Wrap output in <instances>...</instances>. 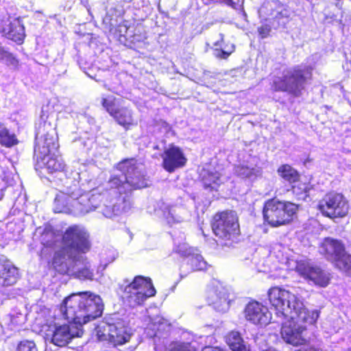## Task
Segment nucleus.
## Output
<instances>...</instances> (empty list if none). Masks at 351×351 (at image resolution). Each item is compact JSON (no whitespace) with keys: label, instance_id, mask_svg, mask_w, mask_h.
<instances>
[{"label":"nucleus","instance_id":"4c0bfd02","mask_svg":"<svg viewBox=\"0 0 351 351\" xmlns=\"http://www.w3.org/2000/svg\"><path fill=\"white\" fill-rule=\"evenodd\" d=\"M16 351H37V348L34 341L23 340L18 343Z\"/></svg>","mask_w":351,"mask_h":351},{"label":"nucleus","instance_id":"ddd939ff","mask_svg":"<svg viewBox=\"0 0 351 351\" xmlns=\"http://www.w3.org/2000/svg\"><path fill=\"white\" fill-rule=\"evenodd\" d=\"M206 300L219 312L224 313L229 308L228 289L218 281L214 280L208 286Z\"/></svg>","mask_w":351,"mask_h":351},{"label":"nucleus","instance_id":"f704fd0d","mask_svg":"<svg viewBox=\"0 0 351 351\" xmlns=\"http://www.w3.org/2000/svg\"><path fill=\"white\" fill-rule=\"evenodd\" d=\"M308 186L305 183L298 182L292 186L293 193L296 195L298 199H304L307 195Z\"/></svg>","mask_w":351,"mask_h":351},{"label":"nucleus","instance_id":"49530a36","mask_svg":"<svg viewBox=\"0 0 351 351\" xmlns=\"http://www.w3.org/2000/svg\"><path fill=\"white\" fill-rule=\"evenodd\" d=\"M124 1L130 2L131 0H125Z\"/></svg>","mask_w":351,"mask_h":351},{"label":"nucleus","instance_id":"f3484780","mask_svg":"<svg viewBox=\"0 0 351 351\" xmlns=\"http://www.w3.org/2000/svg\"><path fill=\"white\" fill-rule=\"evenodd\" d=\"M161 156L164 169L170 173L184 167L186 162V158L182 149L174 145L167 148Z\"/></svg>","mask_w":351,"mask_h":351},{"label":"nucleus","instance_id":"6ab92c4d","mask_svg":"<svg viewBox=\"0 0 351 351\" xmlns=\"http://www.w3.org/2000/svg\"><path fill=\"white\" fill-rule=\"evenodd\" d=\"M345 252V246L341 241L330 237L326 238L319 247V252L332 263Z\"/></svg>","mask_w":351,"mask_h":351},{"label":"nucleus","instance_id":"4be33fe9","mask_svg":"<svg viewBox=\"0 0 351 351\" xmlns=\"http://www.w3.org/2000/svg\"><path fill=\"white\" fill-rule=\"evenodd\" d=\"M84 234L77 228H69L64 235V240L71 247L83 251L82 247L86 245Z\"/></svg>","mask_w":351,"mask_h":351},{"label":"nucleus","instance_id":"412c9836","mask_svg":"<svg viewBox=\"0 0 351 351\" xmlns=\"http://www.w3.org/2000/svg\"><path fill=\"white\" fill-rule=\"evenodd\" d=\"M207 267V263L202 255L193 253L184 260V263L180 267V278H182L193 271L204 270Z\"/></svg>","mask_w":351,"mask_h":351},{"label":"nucleus","instance_id":"b1692460","mask_svg":"<svg viewBox=\"0 0 351 351\" xmlns=\"http://www.w3.org/2000/svg\"><path fill=\"white\" fill-rule=\"evenodd\" d=\"M200 176L204 187L210 190H217L222 182L221 175L217 171L213 172L204 169L200 173Z\"/></svg>","mask_w":351,"mask_h":351},{"label":"nucleus","instance_id":"a19ab883","mask_svg":"<svg viewBox=\"0 0 351 351\" xmlns=\"http://www.w3.org/2000/svg\"><path fill=\"white\" fill-rule=\"evenodd\" d=\"M10 19L5 16H0V34L5 36L6 29L9 26Z\"/></svg>","mask_w":351,"mask_h":351},{"label":"nucleus","instance_id":"58836bf2","mask_svg":"<svg viewBox=\"0 0 351 351\" xmlns=\"http://www.w3.org/2000/svg\"><path fill=\"white\" fill-rule=\"evenodd\" d=\"M168 351H190L189 345L184 343L173 342L168 347Z\"/></svg>","mask_w":351,"mask_h":351},{"label":"nucleus","instance_id":"cd10ccee","mask_svg":"<svg viewBox=\"0 0 351 351\" xmlns=\"http://www.w3.org/2000/svg\"><path fill=\"white\" fill-rule=\"evenodd\" d=\"M235 173L241 178H252L260 173L259 169L253 165H239L234 167Z\"/></svg>","mask_w":351,"mask_h":351},{"label":"nucleus","instance_id":"0eeeda50","mask_svg":"<svg viewBox=\"0 0 351 351\" xmlns=\"http://www.w3.org/2000/svg\"><path fill=\"white\" fill-rule=\"evenodd\" d=\"M298 210V205L277 199L268 200L263 208V217L271 226L278 227L289 223Z\"/></svg>","mask_w":351,"mask_h":351},{"label":"nucleus","instance_id":"c85d7f7f","mask_svg":"<svg viewBox=\"0 0 351 351\" xmlns=\"http://www.w3.org/2000/svg\"><path fill=\"white\" fill-rule=\"evenodd\" d=\"M0 62H4L7 66L17 68L19 65V60L15 56L7 51L0 42Z\"/></svg>","mask_w":351,"mask_h":351},{"label":"nucleus","instance_id":"7c9ffc66","mask_svg":"<svg viewBox=\"0 0 351 351\" xmlns=\"http://www.w3.org/2000/svg\"><path fill=\"white\" fill-rule=\"evenodd\" d=\"M334 264L339 270L351 275V255L344 252V254L339 257Z\"/></svg>","mask_w":351,"mask_h":351},{"label":"nucleus","instance_id":"20e7f679","mask_svg":"<svg viewBox=\"0 0 351 351\" xmlns=\"http://www.w3.org/2000/svg\"><path fill=\"white\" fill-rule=\"evenodd\" d=\"M312 69L307 66H297L283 71L282 75L276 77L272 87L276 91L287 92L298 96L304 84L311 77Z\"/></svg>","mask_w":351,"mask_h":351},{"label":"nucleus","instance_id":"79ce46f5","mask_svg":"<svg viewBox=\"0 0 351 351\" xmlns=\"http://www.w3.org/2000/svg\"><path fill=\"white\" fill-rule=\"evenodd\" d=\"M270 31L271 27L268 25H261L258 29V34L263 38L267 37L269 34Z\"/></svg>","mask_w":351,"mask_h":351},{"label":"nucleus","instance_id":"aec40b11","mask_svg":"<svg viewBox=\"0 0 351 351\" xmlns=\"http://www.w3.org/2000/svg\"><path fill=\"white\" fill-rule=\"evenodd\" d=\"M163 215L167 222L170 225L189 221L191 216L189 209L182 204L167 206L163 211Z\"/></svg>","mask_w":351,"mask_h":351},{"label":"nucleus","instance_id":"37998d69","mask_svg":"<svg viewBox=\"0 0 351 351\" xmlns=\"http://www.w3.org/2000/svg\"><path fill=\"white\" fill-rule=\"evenodd\" d=\"M202 351H223L222 349L218 347H205Z\"/></svg>","mask_w":351,"mask_h":351},{"label":"nucleus","instance_id":"c756f323","mask_svg":"<svg viewBox=\"0 0 351 351\" xmlns=\"http://www.w3.org/2000/svg\"><path fill=\"white\" fill-rule=\"evenodd\" d=\"M278 172L283 179L290 183L296 182L299 177L298 172L288 165L279 167Z\"/></svg>","mask_w":351,"mask_h":351},{"label":"nucleus","instance_id":"a18cd8bd","mask_svg":"<svg viewBox=\"0 0 351 351\" xmlns=\"http://www.w3.org/2000/svg\"><path fill=\"white\" fill-rule=\"evenodd\" d=\"M122 27H123V28L125 29V31L127 30V29H126V27H125V26H123V27L120 26V28H121V29Z\"/></svg>","mask_w":351,"mask_h":351},{"label":"nucleus","instance_id":"9d476101","mask_svg":"<svg viewBox=\"0 0 351 351\" xmlns=\"http://www.w3.org/2000/svg\"><path fill=\"white\" fill-rule=\"evenodd\" d=\"M318 209L326 217H343L348 214L349 205L341 194L330 193L319 202Z\"/></svg>","mask_w":351,"mask_h":351},{"label":"nucleus","instance_id":"6e6552de","mask_svg":"<svg viewBox=\"0 0 351 351\" xmlns=\"http://www.w3.org/2000/svg\"><path fill=\"white\" fill-rule=\"evenodd\" d=\"M95 331L99 341H108L113 346L128 343L132 336L131 329L120 320L116 322H101L95 326Z\"/></svg>","mask_w":351,"mask_h":351},{"label":"nucleus","instance_id":"c9c22d12","mask_svg":"<svg viewBox=\"0 0 351 351\" xmlns=\"http://www.w3.org/2000/svg\"><path fill=\"white\" fill-rule=\"evenodd\" d=\"M70 196L62 191L58 193L55 197L54 202L57 207L60 209L67 208L69 204Z\"/></svg>","mask_w":351,"mask_h":351},{"label":"nucleus","instance_id":"f8f14e48","mask_svg":"<svg viewBox=\"0 0 351 351\" xmlns=\"http://www.w3.org/2000/svg\"><path fill=\"white\" fill-rule=\"evenodd\" d=\"M295 271L305 280L319 287H327L331 279V274L328 271L304 261L297 263Z\"/></svg>","mask_w":351,"mask_h":351},{"label":"nucleus","instance_id":"7ed1b4c3","mask_svg":"<svg viewBox=\"0 0 351 351\" xmlns=\"http://www.w3.org/2000/svg\"><path fill=\"white\" fill-rule=\"evenodd\" d=\"M268 298L276 311L277 317L298 318L309 322H316L319 316L317 310L309 311L302 301L288 290L279 287H271L268 291Z\"/></svg>","mask_w":351,"mask_h":351},{"label":"nucleus","instance_id":"2eb2a0df","mask_svg":"<svg viewBox=\"0 0 351 351\" xmlns=\"http://www.w3.org/2000/svg\"><path fill=\"white\" fill-rule=\"evenodd\" d=\"M36 158V170L40 174L53 175L66 171V165L59 154Z\"/></svg>","mask_w":351,"mask_h":351},{"label":"nucleus","instance_id":"a211bd4d","mask_svg":"<svg viewBox=\"0 0 351 351\" xmlns=\"http://www.w3.org/2000/svg\"><path fill=\"white\" fill-rule=\"evenodd\" d=\"M19 278V269L6 257L0 256V285L9 287Z\"/></svg>","mask_w":351,"mask_h":351},{"label":"nucleus","instance_id":"4468645a","mask_svg":"<svg viewBox=\"0 0 351 351\" xmlns=\"http://www.w3.org/2000/svg\"><path fill=\"white\" fill-rule=\"evenodd\" d=\"M102 106L107 112L123 127L128 129L130 126L137 124L136 119L133 117L131 110L127 108H116L112 97L103 98Z\"/></svg>","mask_w":351,"mask_h":351},{"label":"nucleus","instance_id":"e433bc0d","mask_svg":"<svg viewBox=\"0 0 351 351\" xmlns=\"http://www.w3.org/2000/svg\"><path fill=\"white\" fill-rule=\"evenodd\" d=\"M125 12V8L121 1H117L110 5L108 13L112 16H120Z\"/></svg>","mask_w":351,"mask_h":351},{"label":"nucleus","instance_id":"473e14b6","mask_svg":"<svg viewBox=\"0 0 351 351\" xmlns=\"http://www.w3.org/2000/svg\"><path fill=\"white\" fill-rule=\"evenodd\" d=\"M101 255L102 262L104 263L103 269H104L108 263L113 262L116 259L118 254L114 249L109 248L104 250Z\"/></svg>","mask_w":351,"mask_h":351},{"label":"nucleus","instance_id":"09e8293b","mask_svg":"<svg viewBox=\"0 0 351 351\" xmlns=\"http://www.w3.org/2000/svg\"><path fill=\"white\" fill-rule=\"evenodd\" d=\"M348 351H351V347L348 350Z\"/></svg>","mask_w":351,"mask_h":351},{"label":"nucleus","instance_id":"2f4dec72","mask_svg":"<svg viewBox=\"0 0 351 351\" xmlns=\"http://www.w3.org/2000/svg\"><path fill=\"white\" fill-rule=\"evenodd\" d=\"M219 36H220V40H217L214 43V46H215L217 47L214 51V55H215V56H216L217 58L226 59L234 51V46L232 45L228 50H225L222 47L223 36L222 34H220Z\"/></svg>","mask_w":351,"mask_h":351},{"label":"nucleus","instance_id":"39448f33","mask_svg":"<svg viewBox=\"0 0 351 351\" xmlns=\"http://www.w3.org/2000/svg\"><path fill=\"white\" fill-rule=\"evenodd\" d=\"M123 289V300L131 308L142 305L149 297L155 295L156 291L149 278L136 276L132 281L125 280L121 285Z\"/></svg>","mask_w":351,"mask_h":351},{"label":"nucleus","instance_id":"c03bdc74","mask_svg":"<svg viewBox=\"0 0 351 351\" xmlns=\"http://www.w3.org/2000/svg\"><path fill=\"white\" fill-rule=\"evenodd\" d=\"M158 320L157 321V322L159 324V326H160L162 324V320L163 319L162 318H160V317H158Z\"/></svg>","mask_w":351,"mask_h":351},{"label":"nucleus","instance_id":"bb28decb","mask_svg":"<svg viewBox=\"0 0 351 351\" xmlns=\"http://www.w3.org/2000/svg\"><path fill=\"white\" fill-rule=\"evenodd\" d=\"M19 143L14 133L10 132L9 130L0 123V145L3 147L10 148Z\"/></svg>","mask_w":351,"mask_h":351},{"label":"nucleus","instance_id":"72a5a7b5","mask_svg":"<svg viewBox=\"0 0 351 351\" xmlns=\"http://www.w3.org/2000/svg\"><path fill=\"white\" fill-rule=\"evenodd\" d=\"M64 256L63 254L59 252H56L51 261H49L48 263L49 268L52 269L56 271H59L60 270V267L64 263Z\"/></svg>","mask_w":351,"mask_h":351},{"label":"nucleus","instance_id":"423d86ee","mask_svg":"<svg viewBox=\"0 0 351 351\" xmlns=\"http://www.w3.org/2000/svg\"><path fill=\"white\" fill-rule=\"evenodd\" d=\"M59 141L56 128L47 121H40L36 128L34 156L43 158L59 153Z\"/></svg>","mask_w":351,"mask_h":351},{"label":"nucleus","instance_id":"ea45409f","mask_svg":"<svg viewBox=\"0 0 351 351\" xmlns=\"http://www.w3.org/2000/svg\"><path fill=\"white\" fill-rule=\"evenodd\" d=\"M175 251L181 254L182 256H189L191 253V249L189 247L188 245L186 243H182L178 245H177L175 247Z\"/></svg>","mask_w":351,"mask_h":351},{"label":"nucleus","instance_id":"393cba45","mask_svg":"<svg viewBox=\"0 0 351 351\" xmlns=\"http://www.w3.org/2000/svg\"><path fill=\"white\" fill-rule=\"evenodd\" d=\"M226 342L232 351H250L240 333L231 331L226 336Z\"/></svg>","mask_w":351,"mask_h":351},{"label":"nucleus","instance_id":"de8ad7c7","mask_svg":"<svg viewBox=\"0 0 351 351\" xmlns=\"http://www.w3.org/2000/svg\"><path fill=\"white\" fill-rule=\"evenodd\" d=\"M88 279H91V276H90V274H89V277H88Z\"/></svg>","mask_w":351,"mask_h":351},{"label":"nucleus","instance_id":"a878e982","mask_svg":"<svg viewBox=\"0 0 351 351\" xmlns=\"http://www.w3.org/2000/svg\"><path fill=\"white\" fill-rule=\"evenodd\" d=\"M104 308V304L101 297L89 292V321L101 316Z\"/></svg>","mask_w":351,"mask_h":351},{"label":"nucleus","instance_id":"f257e3e1","mask_svg":"<svg viewBox=\"0 0 351 351\" xmlns=\"http://www.w3.org/2000/svg\"><path fill=\"white\" fill-rule=\"evenodd\" d=\"M117 170L121 176L113 175L109 180L110 186L108 194L99 195L95 197L91 194L89 197V211L99 207L97 202H102L108 195L116 196V202L109 205L104 204L101 213L106 217L111 218L122 212L126 213L131 208V202L128 193L134 189H141L147 186L145 178L144 166L134 158L125 159L117 164Z\"/></svg>","mask_w":351,"mask_h":351},{"label":"nucleus","instance_id":"5701e85b","mask_svg":"<svg viewBox=\"0 0 351 351\" xmlns=\"http://www.w3.org/2000/svg\"><path fill=\"white\" fill-rule=\"evenodd\" d=\"M5 36L14 42L21 44L25 36V27L20 20L14 19L10 21Z\"/></svg>","mask_w":351,"mask_h":351},{"label":"nucleus","instance_id":"1a4fd4ad","mask_svg":"<svg viewBox=\"0 0 351 351\" xmlns=\"http://www.w3.org/2000/svg\"><path fill=\"white\" fill-rule=\"evenodd\" d=\"M212 228L219 239L230 240L239 233V225L237 214L234 211H225L216 214Z\"/></svg>","mask_w":351,"mask_h":351},{"label":"nucleus","instance_id":"9b49d317","mask_svg":"<svg viewBox=\"0 0 351 351\" xmlns=\"http://www.w3.org/2000/svg\"><path fill=\"white\" fill-rule=\"evenodd\" d=\"M281 320V335L284 340L293 345L303 343L304 339L302 337V332L306 329V325L313 324L316 322H309L307 320H302L298 318L279 317Z\"/></svg>","mask_w":351,"mask_h":351},{"label":"nucleus","instance_id":"f03ea898","mask_svg":"<svg viewBox=\"0 0 351 351\" xmlns=\"http://www.w3.org/2000/svg\"><path fill=\"white\" fill-rule=\"evenodd\" d=\"M87 292L72 294L66 297L60 306L64 317L71 320L68 324L55 326L51 342L55 346L64 347L73 339L81 337L83 325L88 322Z\"/></svg>","mask_w":351,"mask_h":351},{"label":"nucleus","instance_id":"dca6fc26","mask_svg":"<svg viewBox=\"0 0 351 351\" xmlns=\"http://www.w3.org/2000/svg\"><path fill=\"white\" fill-rule=\"evenodd\" d=\"M245 317L247 321L261 326L268 324L272 318L268 308L258 302H252L247 304Z\"/></svg>","mask_w":351,"mask_h":351}]
</instances>
